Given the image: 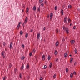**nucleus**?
Segmentation results:
<instances>
[{"mask_svg":"<svg viewBox=\"0 0 80 80\" xmlns=\"http://www.w3.org/2000/svg\"><path fill=\"white\" fill-rule=\"evenodd\" d=\"M72 23H71V24H70V26H72Z\"/></svg>","mask_w":80,"mask_h":80,"instance_id":"nucleus-60","label":"nucleus"},{"mask_svg":"<svg viewBox=\"0 0 80 80\" xmlns=\"http://www.w3.org/2000/svg\"><path fill=\"white\" fill-rule=\"evenodd\" d=\"M72 6L69 5L68 6V8H69L70 9H72Z\"/></svg>","mask_w":80,"mask_h":80,"instance_id":"nucleus-9","label":"nucleus"},{"mask_svg":"<svg viewBox=\"0 0 80 80\" xmlns=\"http://www.w3.org/2000/svg\"><path fill=\"white\" fill-rule=\"evenodd\" d=\"M27 20H28V18L26 17L25 19V21H24V23H27Z\"/></svg>","mask_w":80,"mask_h":80,"instance_id":"nucleus-8","label":"nucleus"},{"mask_svg":"<svg viewBox=\"0 0 80 80\" xmlns=\"http://www.w3.org/2000/svg\"><path fill=\"white\" fill-rule=\"evenodd\" d=\"M40 34L39 33H38L37 34V38H38V39H39V38H40Z\"/></svg>","mask_w":80,"mask_h":80,"instance_id":"nucleus-12","label":"nucleus"},{"mask_svg":"<svg viewBox=\"0 0 80 80\" xmlns=\"http://www.w3.org/2000/svg\"><path fill=\"white\" fill-rule=\"evenodd\" d=\"M54 54L55 55H57L58 54V52H57V51L56 50H55Z\"/></svg>","mask_w":80,"mask_h":80,"instance_id":"nucleus-17","label":"nucleus"},{"mask_svg":"<svg viewBox=\"0 0 80 80\" xmlns=\"http://www.w3.org/2000/svg\"><path fill=\"white\" fill-rule=\"evenodd\" d=\"M58 59H56V62H58Z\"/></svg>","mask_w":80,"mask_h":80,"instance_id":"nucleus-52","label":"nucleus"},{"mask_svg":"<svg viewBox=\"0 0 80 80\" xmlns=\"http://www.w3.org/2000/svg\"><path fill=\"white\" fill-rule=\"evenodd\" d=\"M3 80H5V77H4L3 78Z\"/></svg>","mask_w":80,"mask_h":80,"instance_id":"nucleus-46","label":"nucleus"},{"mask_svg":"<svg viewBox=\"0 0 80 80\" xmlns=\"http://www.w3.org/2000/svg\"><path fill=\"white\" fill-rule=\"evenodd\" d=\"M22 73H19V77L21 79H22Z\"/></svg>","mask_w":80,"mask_h":80,"instance_id":"nucleus-21","label":"nucleus"},{"mask_svg":"<svg viewBox=\"0 0 80 80\" xmlns=\"http://www.w3.org/2000/svg\"><path fill=\"white\" fill-rule=\"evenodd\" d=\"M69 56H70V57H72V55L70 54V55H69Z\"/></svg>","mask_w":80,"mask_h":80,"instance_id":"nucleus-59","label":"nucleus"},{"mask_svg":"<svg viewBox=\"0 0 80 80\" xmlns=\"http://www.w3.org/2000/svg\"><path fill=\"white\" fill-rule=\"evenodd\" d=\"M55 77H56V75L54 74L53 76V77H54V78H55Z\"/></svg>","mask_w":80,"mask_h":80,"instance_id":"nucleus-47","label":"nucleus"},{"mask_svg":"<svg viewBox=\"0 0 80 80\" xmlns=\"http://www.w3.org/2000/svg\"><path fill=\"white\" fill-rule=\"evenodd\" d=\"M22 25L23 26V27H25V24H24V23H23L22 24Z\"/></svg>","mask_w":80,"mask_h":80,"instance_id":"nucleus-50","label":"nucleus"},{"mask_svg":"<svg viewBox=\"0 0 80 80\" xmlns=\"http://www.w3.org/2000/svg\"><path fill=\"white\" fill-rule=\"evenodd\" d=\"M73 61V58H71V59L70 60V63H72Z\"/></svg>","mask_w":80,"mask_h":80,"instance_id":"nucleus-23","label":"nucleus"},{"mask_svg":"<svg viewBox=\"0 0 80 80\" xmlns=\"http://www.w3.org/2000/svg\"><path fill=\"white\" fill-rule=\"evenodd\" d=\"M33 29H31V31H30V32H33Z\"/></svg>","mask_w":80,"mask_h":80,"instance_id":"nucleus-45","label":"nucleus"},{"mask_svg":"<svg viewBox=\"0 0 80 80\" xmlns=\"http://www.w3.org/2000/svg\"><path fill=\"white\" fill-rule=\"evenodd\" d=\"M77 62H75V63H74V65H76L77 64Z\"/></svg>","mask_w":80,"mask_h":80,"instance_id":"nucleus-43","label":"nucleus"},{"mask_svg":"<svg viewBox=\"0 0 80 80\" xmlns=\"http://www.w3.org/2000/svg\"><path fill=\"white\" fill-rule=\"evenodd\" d=\"M20 34L21 35L23 34V32H22V31L21 30L20 31Z\"/></svg>","mask_w":80,"mask_h":80,"instance_id":"nucleus-30","label":"nucleus"},{"mask_svg":"<svg viewBox=\"0 0 80 80\" xmlns=\"http://www.w3.org/2000/svg\"><path fill=\"white\" fill-rule=\"evenodd\" d=\"M21 58V60H24V59L25 58V56H22Z\"/></svg>","mask_w":80,"mask_h":80,"instance_id":"nucleus-29","label":"nucleus"},{"mask_svg":"<svg viewBox=\"0 0 80 80\" xmlns=\"http://www.w3.org/2000/svg\"><path fill=\"white\" fill-rule=\"evenodd\" d=\"M45 28H44L43 29V31H45Z\"/></svg>","mask_w":80,"mask_h":80,"instance_id":"nucleus-51","label":"nucleus"},{"mask_svg":"<svg viewBox=\"0 0 80 80\" xmlns=\"http://www.w3.org/2000/svg\"><path fill=\"white\" fill-rule=\"evenodd\" d=\"M58 44H59V42H58V41H57L55 44L56 47H58Z\"/></svg>","mask_w":80,"mask_h":80,"instance_id":"nucleus-11","label":"nucleus"},{"mask_svg":"<svg viewBox=\"0 0 80 80\" xmlns=\"http://www.w3.org/2000/svg\"><path fill=\"white\" fill-rule=\"evenodd\" d=\"M39 3H40V0H39Z\"/></svg>","mask_w":80,"mask_h":80,"instance_id":"nucleus-56","label":"nucleus"},{"mask_svg":"<svg viewBox=\"0 0 80 80\" xmlns=\"http://www.w3.org/2000/svg\"><path fill=\"white\" fill-rule=\"evenodd\" d=\"M74 51H75V54H77V50L76 49H75Z\"/></svg>","mask_w":80,"mask_h":80,"instance_id":"nucleus-31","label":"nucleus"},{"mask_svg":"<svg viewBox=\"0 0 80 80\" xmlns=\"http://www.w3.org/2000/svg\"><path fill=\"white\" fill-rule=\"evenodd\" d=\"M36 9H37L36 7H35V6H34L33 8V10H34V11H35V10H36Z\"/></svg>","mask_w":80,"mask_h":80,"instance_id":"nucleus-19","label":"nucleus"},{"mask_svg":"<svg viewBox=\"0 0 80 80\" xmlns=\"http://www.w3.org/2000/svg\"><path fill=\"white\" fill-rule=\"evenodd\" d=\"M61 15H63V10L62 9L61 10Z\"/></svg>","mask_w":80,"mask_h":80,"instance_id":"nucleus-22","label":"nucleus"},{"mask_svg":"<svg viewBox=\"0 0 80 80\" xmlns=\"http://www.w3.org/2000/svg\"><path fill=\"white\" fill-rule=\"evenodd\" d=\"M50 17V16H49V15H48V18H49Z\"/></svg>","mask_w":80,"mask_h":80,"instance_id":"nucleus-54","label":"nucleus"},{"mask_svg":"<svg viewBox=\"0 0 80 80\" xmlns=\"http://www.w3.org/2000/svg\"><path fill=\"white\" fill-rule=\"evenodd\" d=\"M28 33H27L26 34V35H25V38H27V37H28Z\"/></svg>","mask_w":80,"mask_h":80,"instance_id":"nucleus-24","label":"nucleus"},{"mask_svg":"<svg viewBox=\"0 0 80 80\" xmlns=\"http://www.w3.org/2000/svg\"><path fill=\"white\" fill-rule=\"evenodd\" d=\"M33 52H35V49H33Z\"/></svg>","mask_w":80,"mask_h":80,"instance_id":"nucleus-55","label":"nucleus"},{"mask_svg":"<svg viewBox=\"0 0 80 80\" xmlns=\"http://www.w3.org/2000/svg\"><path fill=\"white\" fill-rule=\"evenodd\" d=\"M43 2V0H40V3H42Z\"/></svg>","mask_w":80,"mask_h":80,"instance_id":"nucleus-49","label":"nucleus"},{"mask_svg":"<svg viewBox=\"0 0 80 80\" xmlns=\"http://www.w3.org/2000/svg\"><path fill=\"white\" fill-rule=\"evenodd\" d=\"M67 56H68V53L67 52H65L64 54V57H65V58H66Z\"/></svg>","mask_w":80,"mask_h":80,"instance_id":"nucleus-6","label":"nucleus"},{"mask_svg":"<svg viewBox=\"0 0 80 80\" xmlns=\"http://www.w3.org/2000/svg\"><path fill=\"white\" fill-rule=\"evenodd\" d=\"M56 33H58V29H57L56 30Z\"/></svg>","mask_w":80,"mask_h":80,"instance_id":"nucleus-25","label":"nucleus"},{"mask_svg":"<svg viewBox=\"0 0 80 80\" xmlns=\"http://www.w3.org/2000/svg\"><path fill=\"white\" fill-rule=\"evenodd\" d=\"M66 72L68 73V69L67 68L66 69Z\"/></svg>","mask_w":80,"mask_h":80,"instance_id":"nucleus-26","label":"nucleus"},{"mask_svg":"<svg viewBox=\"0 0 80 80\" xmlns=\"http://www.w3.org/2000/svg\"><path fill=\"white\" fill-rule=\"evenodd\" d=\"M41 6H42V7H43V6H44V4L42 3L41 4Z\"/></svg>","mask_w":80,"mask_h":80,"instance_id":"nucleus-41","label":"nucleus"},{"mask_svg":"<svg viewBox=\"0 0 80 80\" xmlns=\"http://www.w3.org/2000/svg\"><path fill=\"white\" fill-rule=\"evenodd\" d=\"M45 56L44 55H42V60L43 61L45 60Z\"/></svg>","mask_w":80,"mask_h":80,"instance_id":"nucleus-7","label":"nucleus"},{"mask_svg":"<svg viewBox=\"0 0 80 80\" xmlns=\"http://www.w3.org/2000/svg\"><path fill=\"white\" fill-rule=\"evenodd\" d=\"M71 43L72 44H74L75 43V41L74 40H72L71 41Z\"/></svg>","mask_w":80,"mask_h":80,"instance_id":"nucleus-13","label":"nucleus"},{"mask_svg":"<svg viewBox=\"0 0 80 80\" xmlns=\"http://www.w3.org/2000/svg\"><path fill=\"white\" fill-rule=\"evenodd\" d=\"M62 7H63V8H64V6H62Z\"/></svg>","mask_w":80,"mask_h":80,"instance_id":"nucleus-61","label":"nucleus"},{"mask_svg":"<svg viewBox=\"0 0 80 80\" xmlns=\"http://www.w3.org/2000/svg\"><path fill=\"white\" fill-rule=\"evenodd\" d=\"M22 12H24V11L22 9Z\"/></svg>","mask_w":80,"mask_h":80,"instance_id":"nucleus-57","label":"nucleus"},{"mask_svg":"<svg viewBox=\"0 0 80 80\" xmlns=\"http://www.w3.org/2000/svg\"><path fill=\"white\" fill-rule=\"evenodd\" d=\"M68 20V18L67 17H66L65 18L64 20V23H67V21Z\"/></svg>","mask_w":80,"mask_h":80,"instance_id":"nucleus-2","label":"nucleus"},{"mask_svg":"<svg viewBox=\"0 0 80 80\" xmlns=\"http://www.w3.org/2000/svg\"><path fill=\"white\" fill-rule=\"evenodd\" d=\"M26 68L27 69H28L30 68V65L28 64H27L26 65Z\"/></svg>","mask_w":80,"mask_h":80,"instance_id":"nucleus-15","label":"nucleus"},{"mask_svg":"<svg viewBox=\"0 0 80 80\" xmlns=\"http://www.w3.org/2000/svg\"><path fill=\"white\" fill-rule=\"evenodd\" d=\"M24 67L23 64H22V67H21L20 70H23V68Z\"/></svg>","mask_w":80,"mask_h":80,"instance_id":"nucleus-14","label":"nucleus"},{"mask_svg":"<svg viewBox=\"0 0 80 80\" xmlns=\"http://www.w3.org/2000/svg\"><path fill=\"white\" fill-rule=\"evenodd\" d=\"M37 56H35V58H36V59H37Z\"/></svg>","mask_w":80,"mask_h":80,"instance_id":"nucleus-53","label":"nucleus"},{"mask_svg":"<svg viewBox=\"0 0 80 80\" xmlns=\"http://www.w3.org/2000/svg\"><path fill=\"white\" fill-rule=\"evenodd\" d=\"M76 28V27H75V26H74V27H73V30H75V29Z\"/></svg>","mask_w":80,"mask_h":80,"instance_id":"nucleus-44","label":"nucleus"},{"mask_svg":"<svg viewBox=\"0 0 80 80\" xmlns=\"http://www.w3.org/2000/svg\"><path fill=\"white\" fill-rule=\"evenodd\" d=\"M32 55V52H30L29 56L31 57Z\"/></svg>","mask_w":80,"mask_h":80,"instance_id":"nucleus-32","label":"nucleus"},{"mask_svg":"<svg viewBox=\"0 0 80 80\" xmlns=\"http://www.w3.org/2000/svg\"><path fill=\"white\" fill-rule=\"evenodd\" d=\"M70 77L71 78H73V73H71L70 75Z\"/></svg>","mask_w":80,"mask_h":80,"instance_id":"nucleus-27","label":"nucleus"},{"mask_svg":"<svg viewBox=\"0 0 80 80\" xmlns=\"http://www.w3.org/2000/svg\"><path fill=\"white\" fill-rule=\"evenodd\" d=\"M12 46H13V43L12 42L10 43L9 48L10 49H11V48H12Z\"/></svg>","mask_w":80,"mask_h":80,"instance_id":"nucleus-5","label":"nucleus"},{"mask_svg":"<svg viewBox=\"0 0 80 80\" xmlns=\"http://www.w3.org/2000/svg\"><path fill=\"white\" fill-rule=\"evenodd\" d=\"M40 80H43V78L41 77L40 78Z\"/></svg>","mask_w":80,"mask_h":80,"instance_id":"nucleus-48","label":"nucleus"},{"mask_svg":"<svg viewBox=\"0 0 80 80\" xmlns=\"http://www.w3.org/2000/svg\"><path fill=\"white\" fill-rule=\"evenodd\" d=\"M3 45L4 46H5V45H6V43H5V42H4L3 43Z\"/></svg>","mask_w":80,"mask_h":80,"instance_id":"nucleus-37","label":"nucleus"},{"mask_svg":"<svg viewBox=\"0 0 80 80\" xmlns=\"http://www.w3.org/2000/svg\"><path fill=\"white\" fill-rule=\"evenodd\" d=\"M51 58L50 57V56L48 55V60H50Z\"/></svg>","mask_w":80,"mask_h":80,"instance_id":"nucleus-20","label":"nucleus"},{"mask_svg":"<svg viewBox=\"0 0 80 80\" xmlns=\"http://www.w3.org/2000/svg\"><path fill=\"white\" fill-rule=\"evenodd\" d=\"M44 69H46L47 68V66L46 65H45L44 67Z\"/></svg>","mask_w":80,"mask_h":80,"instance_id":"nucleus-34","label":"nucleus"},{"mask_svg":"<svg viewBox=\"0 0 80 80\" xmlns=\"http://www.w3.org/2000/svg\"><path fill=\"white\" fill-rule=\"evenodd\" d=\"M20 23H21V22H19V24L17 27V30H19L20 29Z\"/></svg>","mask_w":80,"mask_h":80,"instance_id":"nucleus-4","label":"nucleus"},{"mask_svg":"<svg viewBox=\"0 0 80 80\" xmlns=\"http://www.w3.org/2000/svg\"><path fill=\"white\" fill-rule=\"evenodd\" d=\"M39 80H40V78H39Z\"/></svg>","mask_w":80,"mask_h":80,"instance_id":"nucleus-64","label":"nucleus"},{"mask_svg":"<svg viewBox=\"0 0 80 80\" xmlns=\"http://www.w3.org/2000/svg\"><path fill=\"white\" fill-rule=\"evenodd\" d=\"M8 80H11L10 79H8Z\"/></svg>","mask_w":80,"mask_h":80,"instance_id":"nucleus-62","label":"nucleus"},{"mask_svg":"<svg viewBox=\"0 0 80 80\" xmlns=\"http://www.w3.org/2000/svg\"><path fill=\"white\" fill-rule=\"evenodd\" d=\"M52 17H53V13H51L50 14V20H52Z\"/></svg>","mask_w":80,"mask_h":80,"instance_id":"nucleus-10","label":"nucleus"},{"mask_svg":"<svg viewBox=\"0 0 80 80\" xmlns=\"http://www.w3.org/2000/svg\"><path fill=\"white\" fill-rule=\"evenodd\" d=\"M18 71L17 69L15 68L14 69V73L15 74H16V73H17V71Z\"/></svg>","mask_w":80,"mask_h":80,"instance_id":"nucleus-18","label":"nucleus"},{"mask_svg":"<svg viewBox=\"0 0 80 80\" xmlns=\"http://www.w3.org/2000/svg\"><path fill=\"white\" fill-rule=\"evenodd\" d=\"M4 54H5V52L3 51L1 53V56L3 57V58H5V56L4 55Z\"/></svg>","mask_w":80,"mask_h":80,"instance_id":"nucleus-3","label":"nucleus"},{"mask_svg":"<svg viewBox=\"0 0 80 80\" xmlns=\"http://www.w3.org/2000/svg\"><path fill=\"white\" fill-rule=\"evenodd\" d=\"M57 6H55V10H57Z\"/></svg>","mask_w":80,"mask_h":80,"instance_id":"nucleus-39","label":"nucleus"},{"mask_svg":"<svg viewBox=\"0 0 80 80\" xmlns=\"http://www.w3.org/2000/svg\"><path fill=\"white\" fill-rule=\"evenodd\" d=\"M40 6H39V7L38 9V12H40Z\"/></svg>","mask_w":80,"mask_h":80,"instance_id":"nucleus-33","label":"nucleus"},{"mask_svg":"<svg viewBox=\"0 0 80 80\" xmlns=\"http://www.w3.org/2000/svg\"><path fill=\"white\" fill-rule=\"evenodd\" d=\"M67 37H66V38H65L66 39H67Z\"/></svg>","mask_w":80,"mask_h":80,"instance_id":"nucleus-63","label":"nucleus"},{"mask_svg":"<svg viewBox=\"0 0 80 80\" xmlns=\"http://www.w3.org/2000/svg\"><path fill=\"white\" fill-rule=\"evenodd\" d=\"M71 21V20H70V19H69L68 20V23H70Z\"/></svg>","mask_w":80,"mask_h":80,"instance_id":"nucleus-35","label":"nucleus"},{"mask_svg":"<svg viewBox=\"0 0 80 80\" xmlns=\"http://www.w3.org/2000/svg\"><path fill=\"white\" fill-rule=\"evenodd\" d=\"M73 75H76L77 74V73H76V72L75 71H74L73 72Z\"/></svg>","mask_w":80,"mask_h":80,"instance_id":"nucleus-36","label":"nucleus"},{"mask_svg":"<svg viewBox=\"0 0 80 80\" xmlns=\"http://www.w3.org/2000/svg\"><path fill=\"white\" fill-rule=\"evenodd\" d=\"M78 10L79 11V10H80V9H78Z\"/></svg>","mask_w":80,"mask_h":80,"instance_id":"nucleus-58","label":"nucleus"},{"mask_svg":"<svg viewBox=\"0 0 80 80\" xmlns=\"http://www.w3.org/2000/svg\"><path fill=\"white\" fill-rule=\"evenodd\" d=\"M22 48H24V47H25V46H24V44H22Z\"/></svg>","mask_w":80,"mask_h":80,"instance_id":"nucleus-38","label":"nucleus"},{"mask_svg":"<svg viewBox=\"0 0 80 80\" xmlns=\"http://www.w3.org/2000/svg\"><path fill=\"white\" fill-rule=\"evenodd\" d=\"M62 28L63 30H64V31L66 32V33H69V30L68 28H66L64 26H63Z\"/></svg>","mask_w":80,"mask_h":80,"instance_id":"nucleus-1","label":"nucleus"},{"mask_svg":"<svg viewBox=\"0 0 80 80\" xmlns=\"http://www.w3.org/2000/svg\"><path fill=\"white\" fill-rule=\"evenodd\" d=\"M23 7L24 8H25V5L23 4Z\"/></svg>","mask_w":80,"mask_h":80,"instance_id":"nucleus-42","label":"nucleus"},{"mask_svg":"<svg viewBox=\"0 0 80 80\" xmlns=\"http://www.w3.org/2000/svg\"><path fill=\"white\" fill-rule=\"evenodd\" d=\"M9 68H11V67H12V64H11V63H10V65H9Z\"/></svg>","mask_w":80,"mask_h":80,"instance_id":"nucleus-40","label":"nucleus"},{"mask_svg":"<svg viewBox=\"0 0 80 80\" xmlns=\"http://www.w3.org/2000/svg\"><path fill=\"white\" fill-rule=\"evenodd\" d=\"M29 10V9L28 8V7H27L26 8V13H27L28 12V11Z\"/></svg>","mask_w":80,"mask_h":80,"instance_id":"nucleus-16","label":"nucleus"},{"mask_svg":"<svg viewBox=\"0 0 80 80\" xmlns=\"http://www.w3.org/2000/svg\"><path fill=\"white\" fill-rule=\"evenodd\" d=\"M50 65H49V67L50 68H51V67H52V62H51L50 63Z\"/></svg>","mask_w":80,"mask_h":80,"instance_id":"nucleus-28","label":"nucleus"}]
</instances>
